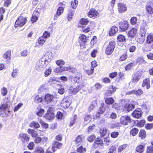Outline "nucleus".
Returning <instances> with one entry per match:
<instances>
[{
  "instance_id": "34",
  "label": "nucleus",
  "mask_w": 153,
  "mask_h": 153,
  "mask_svg": "<svg viewBox=\"0 0 153 153\" xmlns=\"http://www.w3.org/2000/svg\"><path fill=\"white\" fill-rule=\"evenodd\" d=\"M34 102L36 103H38L40 102H41L42 100V98L41 97H40L38 95H36V96L34 97Z\"/></svg>"
},
{
  "instance_id": "6",
  "label": "nucleus",
  "mask_w": 153,
  "mask_h": 153,
  "mask_svg": "<svg viewBox=\"0 0 153 153\" xmlns=\"http://www.w3.org/2000/svg\"><path fill=\"white\" fill-rule=\"evenodd\" d=\"M95 26V25L94 23L93 22H90L89 25L88 27H83L82 30L83 32L86 33L92 30Z\"/></svg>"
},
{
  "instance_id": "52",
  "label": "nucleus",
  "mask_w": 153,
  "mask_h": 153,
  "mask_svg": "<svg viewBox=\"0 0 153 153\" xmlns=\"http://www.w3.org/2000/svg\"><path fill=\"white\" fill-rule=\"evenodd\" d=\"M95 144L97 145H100V146H102L103 144L102 141L100 138H97L95 141Z\"/></svg>"
},
{
  "instance_id": "59",
  "label": "nucleus",
  "mask_w": 153,
  "mask_h": 153,
  "mask_svg": "<svg viewBox=\"0 0 153 153\" xmlns=\"http://www.w3.org/2000/svg\"><path fill=\"white\" fill-rule=\"evenodd\" d=\"M146 153H153V147L152 146H149L146 149Z\"/></svg>"
},
{
  "instance_id": "12",
  "label": "nucleus",
  "mask_w": 153,
  "mask_h": 153,
  "mask_svg": "<svg viewBox=\"0 0 153 153\" xmlns=\"http://www.w3.org/2000/svg\"><path fill=\"white\" fill-rule=\"evenodd\" d=\"M70 104V102L67 99H64L61 101V105L62 107L65 108L68 107Z\"/></svg>"
},
{
  "instance_id": "2",
  "label": "nucleus",
  "mask_w": 153,
  "mask_h": 153,
  "mask_svg": "<svg viewBox=\"0 0 153 153\" xmlns=\"http://www.w3.org/2000/svg\"><path fill=\"white\" fill-rule=\"evenodd\" d=\"M115 43L113 41H110L109 45L106 48L105 53L108 55H111L113 52L115 48Z\"/></svg>"
},
{
  "instance_id": "24",
  "label": "nucleus",
  "mask_w": 153,
  "mask_h": 153,
  "mask_svg": "<svg viewBox=\"0 0 153 153\" xmlns=\"http://www.w3.org/2000/svg\"><path fill=\"white\" fill-rule=\"evenodd\" d=\"M11 54L10 51H7L3 55V58L7 60H10L11 58Z\"/></svg>"
},
{
  "instance_id": "51",
  "label": "nucleus",
  "mask_w": 153,
  "mask_h": 153,
  "mask_svg": "<svg viewBox=\"0 0 153 153\" xmlns=\"http://www.w3.org/2000/svg\"><path fill=\"white\" fill-rule=\"evenodd\" d=\"M8 92L7 89L5 87H3L1 90V94L3 96L6 95Z\"/></svg>"
},
{
  "instance_id": "22",
  "label": "nucleus",
  "mask_w": 153,
  "mask_h": 153,
  "mask_svg": "<svg viewBox=\"0 0 153 153\" xmlns=\"http://www.w3.org/2000/svg\"><path fill=\"white\" fill-rule=\"evenodd\" d=\"M29 126L32 128H37L39 127L40 125L37 122L33 121L30 123Z\"/></svg>"
},
{
  "instance_id": "33",
  "label": "nucleus",
  "mask_w": 153,
  "mask_h": 153,
  "mask_svg": "<svg viewBox=\"0 0 153 153\" xmlns=\"http://www.w3.org/2000/svg\"><path fill=\"white\" fill-rule=\"evenodd\" d=\"M134 94L137 96H140L143 94V92L141 89H138L137 90H134Z\"/></svg>"
},
{
  "instance_id": "10",
  "label": "nucleus",
  "mask_w": 153,
  "mask_h": 153,
  "mask_svg": "<svg viewBox=\"0 0 153 153\" xmlns=\"http://www.w3.org/2000/svg\"><path fill=\"white\" fill-rule=\"evenodd\" d=\"M19 138H20L23 142L27 143L29 141L30 137L27 134L22 133L19 134Z\"/></svg>"
},
{
  "instance_id": "38",
  "label": "nucleus",
  "mask_w": 153,
  "mask_h": 153,
  "mask_svg": "<svg viewBox=\"0 0 153 153\" xmlns=\"http://www.w3.org/2000/svg\"><path fill=\"white\" fill-rule=\"evenodd\" d=\"M136 61L137 63L140 64H145L146 63L143 58L141 57H138L136 59Z\"/></svg>"
},
{
  "instance_id": "45",
  "label": "nucleus",
  "mask_w": 153,
  "mask_h": 153,
  "mask_svg": "<svg viewBox=\"0 0 153 153\" xmlns=\"http://www.w3.org/2000/svg\"><path fill=\"white\" fill-rule=\"evenodd\" d=\"M91 120V117L90 115L86 114L84 118V120L85 121L87 122L88 123L90 122Z\"/></svg>"
},
{
  "instance_id": "44",
  "label": "nucleus",
  "mask_w": 153,
  "mask_h": 153,
  "mask_svg": "<svg viewBox=\"0 0 153 153\" xmlns=\"http://www.w3.org/2000/svg\"><path fill=\"white\" fill-rule=\"evenodd\" d=\"M137 19L135 17H132L130 19V23L132 25H135L137 23Z\"/></svg>"
},
{
  "instance_id": "58",
  "label": "nucleus",
  "mask_w": 153,
  "mask_h": 153,
  "mask_svg": "<svg viewBox=\"0 0 153 153\" xmlns=\"http://www.w3.org/2000/svg\"><path fill=\"white\" fill-rule=\"evenodd\" d=\"M18 70L16 69H13L12 73V76L14 78H15L16 76L18 75Z\"/></svg>"
},
{
  "instance_id": "16",
  "label": "nucleus",
  "mask_w": 153,
  "mask_h": 153,
  "mask_svg": "<svg viewBox=\"0 0 153 153\" xmlns=\"http://www.w3.org/2000/svg\"><path fill=\"white\" fill-rule=\"evenodd\" d=\"M141 75L138 73H135L132 75V82L134 83H136L141 78Z\"/></svg>"
},
{
  "instance_id": "17",
  "label": "nucleus",
  "mask_w": 153,
  "mask_h": 153,
  "mask_svg": "<svg viewBox=\"0 0 153 153\" xmlns=\"http://www.w3.org/2000/svg\"><path fill=\"white\" fill-rule=\"evenodd\" d=\"M137 29L135 28H133L128 32V37L133 38L137 33Z\"/></svg>"
},
{
  "instance_id": "23",
  "label": "nucleus",
  "mask_w": 153,
  "mask_h": 153,
  "mask_svg": "<svg viewBox=\"0 0 153 153\" xmlns=\"http://www.w3.org/2000/svg\"><path fill=\"white\" fill-rule=\"evenodd\" d=\"M27 132L29 134H30L33 137H36L38 135L36 131L33 129H28Z\"/></svg>"
},
{
  "instance_id": "46",
  "label": "nucleus",
  "mask_w": 153,
  "mask_h": 153,
  "mask_svg": "<svg viewBox=\"0 0 153 153\" xmlns=\"http://www.w3.org/2000/svg\"><path fill=\"white\" fill-rule=\"evenodd\" d=\"M74 14V12L73 11L69 10L68 13V21H70L71 19Z\"/></svg>"
},
{
  "instance_id": "15",
  "label": "nucleus",
  "mask_w": 153,
  "mask_h": 153,
  "mask_svg": "<svg viewBox=\"0 0 153 153\" xmlns=\"http://www.w3.org/2000/svg\"><path fill=\"white\" fill-rule=\"evenodd\" d=\"M55 98V97L52 95L47 94L45 95L44 100L48 102H51Z\"/></svg>"
},
{
  "instance_id": "42",
  "label": "nucleus",
  "mask_w": 153,
  "mask_h": 153,
  "mask_svg": "<svg viewBox=\"0 0 153 153\" xmlns=\"http://www.w3.org/2000/svg\"><path fill=\"white\" fill-rule=\"evenodd\" d=\"M77 152L79 153H84L86 152V148H84L82 146H81L77 149Z\"/></svg>"
},
{
  "instance_id": "55",
  "label": "nucleus",
  "mask_w": 153,
  "mask_h": 153,
  "mask_svg": "<svg viewBox=\"0 0 153 153\" xmlns=\"http://www.w3.org/2000/svg\"><path fill=\"white\" fill-rule=\"evenodd\" d=\"M88 22V21L87 19H81L80 21L81 24L83 25H86Z\"/></svg>"
},
{
  "instance_id": "29",
  "label": "nucleus",
  "mask_w": 153,
  "mask_h": 153,
  "mask_svg": "<svg viewBox=\"0 0 153 153\" xmlns=\"http://www.w3.org/2000/svg\"><path fill=\"white\" fill-rule=\"evenodd\" d=\"M37 109L38 111L36 113L37 115L39 116H42L44 113V110L40 107H38Z\"/></svg>"
},
{
  "instance_id": "35",
  "label": "nucleus",
  "mask_w": 153,
  "mask_h": 153,
  "mask_svg": "<svg viewBox=\"0 0 153 153\" xmlns=\"http://www.w3.org/2000/svg\"><path fill=\"white\" fill-rule=\"evenodd\" d=\"M125 108H126L127 110L129 112L134 108V105L132 104H129L128 105H126Z\"/></svg>"
},
{
  "instance_id": "64",
  "label": "nucleus",
  "mask_w": 153,
  "mask_h": 153,
  "mask_svg": "<svg viewBox=\"0 0 153 153\" xmlns=\"http://www.w3.org/2000/svg\"><path fill=\"white\" fill-rule=\"evenodd\" d=\"M57 81L53 78H50L49 80V82L51 85H53L56 83Z\"/></svg>"
},
{
  "instance_id": "9",
  "label": "nucleus",
  "mask_w": 153,
  "mask_h": 153,
  "mask_svg": "<svg viewBox=\"0 0 153 153\" xmlns=\"http://www.w3.org/2000/svg\"><path fill=\"white\" fill-rule=\"evenodd\" d=\"M142 114V112L141 109L140 108H138L134 111L132 114V115L134 117L138 119L141 117Z\"/></svg>"
},
{
  "instance_id": "21",
  "label": "nucleus",
  "mask_w": 153,
  "mask_h": 153,
  "mask_svg": "<svg viewBox=\"0 0 153 153\" xmlns=\"http://www.w3.org/2000/svg\"><path fill=\"white\" fill-rule=\"evenodd\" d=\"M118 31V28L115 26H112L111 28L109 33V35L112 36L116 33Z\"/></svg>"
},
{
  "instance_id": "30",
  "label": "nucleus",
  "mask_w": 153,
  "mask_h": 153,
  "mask_svg": "<svg viewBox=\"0 0 153 153\" xmlns=\"http://www.w3.org/2000/svg\"><path fill=\"white\" fill-rule=\"evenodd\" d=\"M146 42L148 43H150L153 42V36L152 35L150 34L147 36Z\"/></svg>"
},
{
  "instance_id": "47",
  "label": "nucleus",
  "mask_w": 153,
  "mask_h": 153,
  "mask_svg": "<svg viewBox=\"0 0 153 153\" xmlns=\"http://www.w3.org/2000/svg\"><path fill=\"white\" fill-rule=\"evenodd\" d=\"M82 139L81 136L79 135L76 140V143L78 145L80 144L82 142Z\"/></svg>"
},
{
  "instance_id": "61",
  "label": "nucleus",
  "mask_w": 153,
  "mask_h": 153,
  "mask_svg": "<svg viewBox=\"0 0 153 153\" xmlns=\"http://www.w3.org/2000/svg\"><path fill=\"white\" fill-rule=\"evenodd\" d=\"M127 57V54L126 53L123 54L120 56L119 60L121 61H124L126 59Z\"/></svg>"
},
{
  "instance_id": "40",
  "label": "nucleus",
  "mask_w": 153,
  "mask_h": 153,
  "mask_svg": "<svg viewBox=\"0 0 153 153\" xmlns=\"http://www.w3.org/2000/svg\"><path fill=\"white\" fill-rule=\"evenodd\" d=\"M118 41L123 42L125 40V37L122 35H119L117 37Z\"/></svg>"
},
{
  "instance_id": "3",
  "label": "nucleus",
  "mask_w": 153,
  "mask_h": 153,
  "mask_svg": "<svg viewBox=\"0 0 153 153\" xmlns=\"http://www.w3.org/2000/svg\"><path fill=\"white\" fill-rule=\"evenodd\" d=\"M26 22V18L20 16L16 21L15 26V27H22L25 24Z\"/></svg>"
},
{
  "instance_id": "19",
  "label": "nucleus",
  "mask_w": 153,
  "mask_h": 153,
  "mask_svg": "<svg viewBox=\"0 0 153 153\" xmlns=\"http://www.w3.org/2000/svg\"><path fill=\"white\" fill-rule=\"evenodd\" d=\"M54 114L52 112L51 113L48 112L45 115V117L48 120L51 121L52 120L54 117Z\"/></svg>"
},
{
  "instance_id": "57",
  "label": "nucleus",
  "mask_w": 153,
  "mask_h": 153,
  "mask_svg": "<svg viewBox=\"0 0 153 153\" xmlns=\"http://www.w3.org/2000/svg\"><path fill=\"white\" fill-rule=\"evenodd\" d=\"M80 40L83 42H85L86 41V37L83 34L79 36Z\"/></svg>"
},
{
  "instance_id": "43",
  "label": "nucleus",
  "mask_w": 153,
  "mask_h": 153,
  "mask_svg": "<svg viewBox=\"0 0 153 153\" xmlns=\"http://www.w3.org/2000/svg\"><path fill=\"white\" fill-rule=\"evenodd\" d=\"M44 151L42 147H38L35 150L34 153H44Z\"/></svg>"
},
{
  "instance_id": "60",
  "label": "nucleus",
  "mask_w": 153,
  "mask_h": 153,
  "mask_svg": "<svg viewBox=\"0 0 153 153\" xmlns=\"http://www.w3.org/2000/svg\"><path fill=\"white\" fill-rule=\"evenodd\" d=\"M29 53V52H28L27 50H24L21 52V55L22 56H26L28 55Z\"/></svg>"
},
{
  "instance_id": "53",
  "label": "nucleus",
  "mask_w": 153,
  "mask_h": 153,
  "mask_svg": "<svg viewBox=\"0 0 153 153\" xmlns=\"http://www.w3.org/2000/svg\"><path fill=\"white\" fill-rule=\"evenodd\" d=\"M78 1L76 0H75L71 1V6L74 9L76 8L77 7Z\"/></svg>"
},
{
  "instance_id": "32",
  "label": "nucleus",
  "mask_w": 153,
  "mask_h": 153,
  "mask_svg": "<svg viewBox=\"0 0 153 153\" xmlns=\"http://www.w3.org/2000/svg\"><path fill=\"white\" fill-rule=\"evenodd\" d=\"M139 137L141 139H143L146 137V134L145 131L143 130H141L139 134Z\"/></svg>"
},
{
  "instance_id": "31",
  "label": "nucleus",
  "mask_w": 153,
  "mask_h": 153,
  "mask_svg": "<svg viewBox=\"0 0 153 153\" xmlns=\"http://www.w3.org/2000/svg\"><path fill=\"white\" fill-rule=\"evenodd\" d=\"M1 105L0 107V109L1 110L5 111L8 109L10 107V105L8 104L4 103Z\"/></svg>"
},
{
  "instance_id": "50",
  "label": "nucleus",
  "mask_w": 153,
  "mask_h": 153,
  "mask_svg": "<svg viewBox=\"0 0 153 153\" xmlns=\"http://www.w3.org/2000/svg\"><path fill=\"white\" fill-rule=\"evenodd\" d=\"M110 89L108 92V94L109 95L111 94L112 93H113L116 90V88L115 87L113 86V85H111L110 87Z\"/></svg>"
},
{
  "instance_id": "18",
  "label": "nucleus",
  "mask_w": 153,
  "mask_h": 153,
  "mask_svg": "<svg viewBox=\"0 0 153 153\" xmlns=\"http://www.w3.org/2000/svg\"><path fill=\"white\" fill-rule=\"evenodd\" d=\"M48 88V83H45L41 85L39 89V91L40 92L45 91Z\"/></svg>"
},
{
  "instance_id": "5",
  "label": "nucleus",
  "mask_w": 153,
  "mask_h": 153,
  "mask_svg": "<svg viewBox=\"0 0 153 153\" xmlns=\"http://www.w3.org/2000/svg\"><path fill=\"white\" fill-rule=\"evenodd\" d=\"M41 58L39 59V61L36 63V68L38 71H42L44 68L45 65L44 61L41 60Z\"/></svg>"
},
{
  "instance_id": "48",
  "label": "nucleus",
  "mask_w": 153,
  "mask_h": 153,
  "mask_svg": "<svg viewBox=\"0 0 153 153\" xmlns=\"http://www.w3.org/2000/svg\"><path fill=\"white\" fill-rule=\"evenodd\" d=\"M127 146V145L126 144H125L120 146L118 149V152H121L123 150L126 149Z\"/></svg>"
},
{
  "instance_id": "26",
  "label": "nucleus",
  "mask_w": 153,
  "mask_h": 153,
  "mask_svg": "<svg viewBox=\"0 0 153 153\" xmlns=\"http://www.w3.org/2000/svg\"><path fill=\"white\" fill-rule=\"evenodd\" d=\"M45 39L42 37H39L38 40L37 42L36 43V45L38 46L39 45H42L45 42Z\"/></svg>"
},
{
  "instance_id": "4",
  "label": "nucleus",
  "mask_w": 153,
  "mask_h": 153,
  "mask_svg": "<svg viewBox=\"0 0 153 153\" xmlns=\"http://www.w3.org/2000/svg\"><path fill=\"white\" fill-rule=\"evenodd\" d=\"M131 121V119L128 116H122L120 119V123L123 125H126L130 123Z\"/></svg>"
},
{
  "instance_id": "49",
  "label": "nucleus",
  "mask_w": 153,
  "mask_h": 153,
  "mask_svg": "<svg viewBox=\"0 0 153 153\" xmlns=\"http://www.w3.org/2000/svg\"><path fill=\"white\" fill-rule=\"evenodd\" d=\"M100 131L101 136L103 137L106 134L107 132V130L105 128H102L100 129Z\"/></svg>"
},
{
  "instance_id": "11",
  "label": "nucleus",
  "mask_w": 153,
  "mask_h": 153,
  "mask_svg": "<svg viewBox=\"0 0 153 153\" xmlns=\"http://www.w3.org/2000/svg\"><path fill=\"white\" fill-rule=\"evenodd\" d=\"M99 14L98 12L94 9L90 10L88 13V16L91 18H95Z\"/></svg>"
},
{
  "instance_id": "62",
  "label": "nucleus",
  "mask_w": 153,
  "mask_h": 153,
  "mask_svg": "<svg viewBox=\"0 0 153 153\" xmlns=\"http://www.w3.org/2000/svg\"><path fill=\"white\" fill-rule=\"evenodd\" d=\"M77 116L75 115L74 117L71 119L70 125L71 126H73L75 123V120L76 119Z\"/></svg>"
},
{
  "instance_id": "8",
  "label": "nucleus",
  "mask_w": 153,
  "mask_h": 153,
  "mask_svg": "<svg viewBox=\"0 0 153 153\" xmlns=\"http://www.w3.org/2000/svg\"><path fill=\"white\" fill-rule=\"evenodd\" d=\"M81 89V87L79 85L71 86L69 89V91L73 94L77 93Z\"/></svg>"
},
{
  "instance_id": "1",
  "label": "nucleus",
  "mask_w": 153,
  "mask_h": 153,
  "mask_svg": "<svg viewBox=\"0 0 153 153\" xmlns=\"http://www.w3.org/2000/svg\"><path fill=\"white\" fill-rule=\"evenodd\" d=\"M55 55V53L54 51H48L41 57V60L44 61L45 65H46L50 62L51 59Z\"/></svg>"
},
{
  "instance_id": "63",
  "label": "nucleus",
  "mask_w": 153,
  "mask_h": 153,
  "mask_svg": "<svg viewBox=\"0 0 153 153\" xmlns=\"http://www.w3.org/2000/svg\"><path fill=\"white\" fill-rule=\"evenodd\" d=\"M91 69L92 68L94 70V68L97 66L98 65L97 62L95 61H92L91 62Z\"/></svg>"
},
{
  "instance_id": "20",
  "label": "nucleus",
  "mask_w": 153,
  "mask_h": 153,
  "mask_svg": "<svg viewBox=\"0 0 153 153\" xmlns=\"http://www.w3.org/2000/svg\"><path fill=\"white\" fill-rule=\"evenodd\" d=\"M146 30L143 27L141 26L140 30V34L142 37L143 41L145 36Z\"/></svg>"
},
{
  "instance_id": "13",
  "label": "nucleus",
  "mask_w": 153,
  "mask_h": 153,
  "mask_svg": "<svg viewBox=\"0 0 153 153\" xmlns=\"http://www.w3.org/2000/svg\"><path fill=\"white\" fill-rule=\"evenodd\" d=\"M129 25L128 22L126 21H124L120 25V28L123 31H125L128 28Z\"/></svg>"
},
{
  "instance_id": "14",
  "label": "nucleus",
  "mask_w": 153,
  "mask_h": 153,
  "mask_svg": "<svg viewBox=\"0 0 153 153\" xmlns=\"http://www.w3.org/2000/svg\"><path fill=\"white\" fill-rule=\"evenodd\" d=\"M142 87H146L147 89L149 88L150 87V79L149 78H147L143 80Z\"/></svg>"
},
{
  "instance_id": "37",
  "label": "nucleus",
  "mask_w": 153,
  "mask_h": 153,
  "mask_svg": "<svg viewBox=\"0 0 153 153\" xmlns=\"http://www.w3.org/2000/svg\"><path fill=\"white\" fill-rule=\"evenodd\" d=\"M64 8L63 7H59L57 10L56 14L58 16L61 15L63 12Z\"/></svg>"
},
{
  "instance_id": "25",
  "label": "nucleus",
  "mask_w": 153,
  "mask_h": 153,
  "mask_svg": "<svg viewBox=\"0 0 153 153\" xmlns=\"http://www.w3.org/2000/svg\"><path fill=\"white\" fill-rule=\"evenodd\" d=\"M56 64L59 66L60 67V68H57L56 71L57 70H59L60 69H61V67L63 65H64L65 63V62L63 61V60L60 59L57 60L56 62Z\"/></svg>"
},
{
  "instance_id": "7",
  "label": "nucleus",
  "mask_w": 153,
  "mask_h": 153,
  "mask_svg": "<svg viewBox=\"0 0 153 153\" xmlns=\"http://www.w3.org/2000/svg\"><path fill=\"white\" fill-rule=\"evenodd\" d=\"M118 11L119 13H123L127 10V7L125 4L122 3H119L117 4Z\"/></svg>"
},
{
  "instance_id": "39",
  "label": "nucleus",
  "mask_w": 153,
  "mask_h": 153,
  "mask_svg": "<svg viewBox=\"0 0 153 153\" xmlns=\"http://www.w3.org/2000/svg\"><path fill=\"white\" fill-rule=\"evenodd\" d=\"M138 130L137 128L132 129L130 131V134L133 136H135L137 134Z\"/></svg>"
},
{
  "instance_id": "56",
  "label": "nucleus",
  "mask_w": 153,
  "mask_h": 153,
  "mask_svg": "<svg viewBox=\"0 0 153 153\" xmlns=\"http://www.w3.org/2000/svg\"><path fill=\"white\" fill-rule=\"evenodd\" d=\"M39 120L40 123L43 128H46L48 127V124L43 122L41 119Z\"/></svg>"
},
{
  "instance_id": "41",
  "label": "nucleus",
  "mask_w": 153,
  "mask_h": 153,
  "mask_svg": "<svg viewBox=\"0 0 153 153\" xmlns=\"http://www.w3.org/2000/svg\"><path fill=\"white\" fill-rule=\"evenodd\" d=\"M51 67H49L48 69H46L45 71V77L48 76L51 74Z\"/></svg>"
},
{
  "instance_id": "54",
  "label": "nucleus",
  "mask_w": 153,
  "mask_h": 153,
  "mask_svg": "<svg viewBox=\"0 0 153 153\" xmlns=\"http://www.w3.org/2000/svg\"><path fill=\"white\" fill-rule=\"evenodd\" d=\"M146 10L149 13H153V7H152L151 6H148L146 7Z\"/></svg>"
},
{
  "instance_id": "28",
  "label": "nucleus",
  "mask_w": 153,
  "mask_h": 153,
  "mask_svg": "<svg viewBox=\"0 0 153 153\" xmlns=\"http://www.w3.org/2000/svg\"><path fill=\"white\" fill-rule=\"evenodd\" d=\"M144 149V146L143 145H140L137 146L136 149V151L139 153H142L143 152Z\"/></svg>"
},
{
  "instance_id": "36",
  "label": "nucleus",
  "mask_w": 153,
  "mask_h": 153,
  "mask_svg": "<svg viewBox=\"0 0 153 153\" xmlns=\"http://www.w3.org/2000/svg\"><path fill=\"white\" fill-rule=\"evenodd\" d=\"M105 102L107 104L110 105L114 102V100L113 99L111 98H106L105 99Z\"/></svg>"
},
{
  "instance_id": "27",
  "label": "nucleus",
  "mask_w": 153,
  "mask_h": 153,
  "mask_svg": "<svg viewBox=\"0 0 153 153\" xmlns=\"http://www.w3.org/2000/svg\"><path fill=\"white\" fill-rule=\"evenodd\" d=\"M53 146H52V149L55 147L57 149H60L61 148L62 146V143L57 141L54 142L53 143Z\"/></svg>"
}]
</instances>
